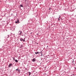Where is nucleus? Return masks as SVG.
<instances>
[{"label":"nucleus","instance_id":"nucleus-8","mask_svg":"<svg viewBox=\"0 0 76 76\" xmlns=\"http://www.w3.org/2000/svg\"><path fill=\"white\" fill-rule=\"evenodd\" d=\"M29 76H30V75H31V73L30 72H29Z\"/></svg>","mask_w":76,"mask_h":76},{"label":"nucleus","instance_id":"nucleus-1","mask_svg":"<svg viewBox=\"0 0 76 76\" xmlns=\"http://www.w3.org/2000/svg\"><path fill=\"white\" fill-rule=\"evenodd\" d=\"M20 40L21 41H23V42H25V38H24V39H23L22 38H21L20 39Z\"/></svg>","mask_w":76,"mask_h":76},{"label":"nucleus","instance_id":"nucleus-12","mask_svg":"<svg viewBox=\"0 0 76 76\" xmlns=\"http://www.w3.org/2000/svg\"><path fill=\"white\" fill-rule=\"evenodd\" d=\"M31 34H32V32L31 33Z\"/></svg>","mask_w":76,"mask_h":76},{"label":"nucleus","instance_id":"nucleus-10","mask_svg":"<svg viewBox=\"0 0 76 76\" xmlns=\"http://www.w3.org/2000/svg\"><path fill=\"white\" fill-rule=\"evenodd\" d=\"M13 58L14 60H15V58Z\"/></svg>","mask_w":76,"mask_h":76},{"label":"nucleus","instance_id":"nucleus-6","mask_svg":"<svg viewBox=\"0 0 76 76\" xmlns=\"http://www.w3.org/2000/svg\"><path fill=\"white\" fill-rule=\"evenodd\" d=\"M15 61L16 63H18V61L17 60H15Z\"/></svg>","mask_w":76,"mask_h":76},{"label":"nucleus","instance_id":"nucleus-3","mask_svg":"<svg viewBox=\"0 0 76 76\" xmlns=\"http://www.w3.org/2000/svg\"><path fill=\"white\" fill-rule=\"evenodd\" d=\"M15 23H19V20H17V21H16Z\"/></svg>","mask_w":76,"mask_h":76},{"label":"nucleus","instance_id":"nucleus-5","mask_svg":"<svg viewBox=\"0 0 76 76\" xmlns=\"http://www.w3.org/2000/svg\"><path fill=\"white\" fill-rule=\"evenodd\" d=\"M35 61V58H33V59L32 61L34 62V61Z\"/></svg>","mask_w":76,"mask_h":76},{"label":"nucleus","instance_id":"nucleus-2","mask_svg":"<svg viewBox=\"0 0 76 76\" xmlns=\"http://www.w3.org/2000/svg\"><path fill=\"white\" fill-rule=\"evenodd\" d=\"M12 65H13L12 64H10L9 65V67H11V66H12Z\"/></svg>","mask_w":76,"mask_h":76},{"label":"nucleus","instance_id":"nucleus-11","mask_svg":"<svg viewBox=\"0 0 76 76\" xmlns=\"http://www.w3.org/2000/svg\"><path fill=\"white\" fill-rule=\"evenodd\" d=\"M20 34H22V32L20 31Z\"/></svg>","mask_w":76,"mask_h":76},{"label":"nucleus","instance_id":"nucleus-4","mask_svg":"<svg viewBox=\"0 0 76 76\" xmlns=\"http://www.w3.org/2000/svg\"><path fill=\"white\" fill-rule=\"evenodd\" d=\"M39 52H36L35 53L36 54H39Z\"/></svg>","mask_w":76,"mask_h":76},{"label":"nucleus","instance_id":"nucleus-9","mask_svg":"<svg viewBox=\"0 0 76 76\" xmlns=\"http://www.w3.org/2000/svg\"><path fill=\"white\" fill-rule=\"evenodd\" d=\"M20 6V7H23V5H22V4H21Z\"/></svg>","mask_w":76,"mask_h":76},{"label":"nucleus","instance_id":"nucleus-7","mask_svg":"<svg viewBox=\"0 0 76 76\" xmlns=\"http://www.w3.org/2000/svg\"><path fill=\"white\" fill-rule=\"evenodd\" d=\"M16 70H17V72L19 71V69H16Z\"/></svg>","mask_w":76,"mask_h":76}]
</instances>
